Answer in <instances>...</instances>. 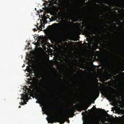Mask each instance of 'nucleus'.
I'll list each match as a JSON object with an SVG mask.
<instances>
[{
  "label": "nucleus",
  "instance_id": "1",
  "mask_svg": "<svg viewBox=\"0 0 124 124\" xmlns=\"http://www.w3.org/2000/svg\"><path fill=\"white\" fill-rule=\"evenodd\" d=\"M74 113V110L72 109L64 113L62 117L58 119L57 122H60L61 124H64L66 121H67L68 123H69L70 121L69 119V116L71 115V117H72L73 116Z\"/></svg>",
  "mask_w": 124,
  "mask_h": 124
},
{
  "label": "nucleus",
  "instance_id": "2",
  "mask_svg": "<svg viewBox=\"0 0 124 124\" xmlns=\"http://www.w3.org/2000/svg\"><path fill=\"white\" fill-rule=\"evenodd\" d=\"M110 88L111 90V91H112L114 88L111 87H110ZM103 93L104 95L108 98L109 100H112V95L111 92L110 91L105 90L103 91Z\"/></svg>",
  "mask_w": 124,
  "mask_h": 124
},
{
  "label": "nucleus",
  "instance_id": "3",
  "mask_svg": "<svg viewBox=\"0 0 124 124\" xmlns=\"http://www.w3.org/2000/svg\"><path fill=\"white\" fill-rule=\"evenodd\" d=\"M39 97L40 98L39 101L42 103H44L47 101V98L43 94H39Z\"/></svg>",
  "mask_w": 124,
  "mask_h": 124
},
{
  "label": "nucleus",
  "instance_id": "4",
  "mask_svg": "<svg viewBox=\"0 0 124 124\" xmlns=\"http://www.w3.org/2000/svg\"><path fill=\"white\" fill-rule=\"evenodd\" d=\"M66 24L64 26L63 28V30L64 31H67L68 30L70 27V23L68 21L66 22Z\"/></svg>",
  "mask_w": 124,
  "mask_h": 124
},
{
  "label": "nucleus",
  "instance_id": "5",
  "mask_svg": "<svg viewBox=\"0 0 124 124\" xmlns=\"http://www.w3.org/2000/svg\"><path fill=\"white\" fill-rule=\"evenodd\" d=\"M70 0H62V2L66 6H69L71 4Z\"/></svg>",
  "mask_w": 124,
  "mask_h": 124
},
{
  "label": "nucleus",
  "instance_id": "6",
  "mask_svg": "<svg viewBox=\"0 0 124 124\" xmlns=\"http://www.w3.org/2000/svg\"><path fill=\"white\" fill-rule=\"evenodd\" d=\"M46 119L48 123L53 124L54 122L56 123L57 122L54 119L51 117H50L49 119H47V118Z\"/></svg>",
  "mask_w": 124,
  "mask_h": 124
},
{
  "label": "nucleus",
  "instance_id": "7",
  "mask_svg": "<svg viewBox=\"0 0 124 124\" xmlns=\"http://www.w3.org/2000/svg\"><path fill=\"white\" fill-rule=\"evenodd\" d=\"M62 24L61 23H54L51 25V26L54 28H56L58 27V25H61Z\"/></svg>",
  "mask_w": 124,
  "mask_h": 124
},
{
  "label": "nucleus",
  "instance_id": "8",
  "mask_svg": "<svg viewBox=\"0 0 124 124\" xmlns=\"http://www.w3.org/2000/svg\"><path fill=\"white\" fill-rule=\"evenodd\" d=\"M80 19V18L79 16H76L74 19V20L73 21V22H76L77 21H78V22H79L78 20Z\"/></svg>",
  "mask_w": 124,
  "mask_h": 124
},
{
  "label": "nucleus",
  "instance_id": "9",
  "mask_svg": "<svg viewBox=\"0 0 124 124\" xmlns=\"http://www.w3.org/2000/svg\"><path fill=\"white\" fill-rule=\"evenodd\" d=\"M101 121L100 119H99L97 118L95 120V121L96 122V124H102L101 123H100V121Z\"/></svg>",
  "mask_w": 124,
  "mask_h": 124
},
{
  "label": "nucleus",
  "instance_id": "10",
  "mask_svg": "<svg viewBox=\"0 0 124 124\" xmlns=\"http://www.w3.org/2000/svg\"><path fill=\"white\" fill-rule=\"evenodd\" d=\"M42 25L43 23H41L40 25V26L39 27L37 26V29L39 30H40V31H42Z\"/></svg>",
  "mask_w": 124,
  "mask_h": 124
},
{
  "label": "nucleus",
  "instance_id": "11",
  "mask_svg": "<svg viewBox=\"0 0 124 124\" xmlns=\"http://www.w3.org/2000/svg\"><path fill=\"white\" fill-rule=\"evenodd\" d=\"M94 93L95 94H99V92L98 90H96L95 92Z\"/></svg>",
  "mask_w": 124,
  "mask_h": 124
},
{
  "label": "nucleus",
  "instance_id": "12",
  "mask_svg": "<svg viewBox=\"0 0 124 124\" xmlns=\"http://www.w3.org/2000/svg\"><path fill=\"white\" fill-rule=\"evenodd\" d=\"M55 35L57 37H59L60 36V33L59 32H56L55 34Z\"/></svg>",
  "mask_w": 124,
  "mask_h": 124
},
{
  "label": "nucleus",
  "instance_id": "13",
  "mask_svg": "<svg viewBox=\"0 0 124 124\" xmlns=\"http://www.w3.org/2000/svg\"><path fill=\"white\" fill-rule=\"evenodd\" d=\"M89 106H87V107H85L84 108V110H86V109H87L88 108V107H89Z\"/></svg>",
  "mask_w": 124,
  "mask_h": 124
},
{
  "label": "nucleus",
  "instance_id": "14",
  "mask_svg": "<svg viewBox=\"0 0 124 124\" xmlns=\"http://www.w3.org/2000/svg\"><path fill=\"white\" fill-rule=\"evenodd\" d=\"M96 0V3H98L99 4H100V3L99 0Z\"/></svg>",
  "mask_w": 124,
  "mask_h": 124
},
{
  "label": "nucleus",
  "instance_id": "15",
  "mask_svg": "<svg viewBox=\"0 0 124 124\" xmlns=\"http://www.w3.org/2000/svg\"><path fill=\"white\" fill-rule=\"evenodd\" d=\"M89 32H86V33H85L87 35H88L89 34Z\"/></svg>",
  "mask_w": 124,
  "mask_h": 124
},
{
  "label": "nucleus",
  "instance_id": "16",
  "mask_svg": "<svg viewBox=\"0 0 124 124\" xmlns=\"http://www.w3.org/2000/svg\"><path fill=\"white\" fill-rule=\"evenodd\" d=\"M33 31H37V30L35 28H34L33 29Z\"/></svg>",
  "mask_w": 124,
  "mask_h": 124
},
{
  "label": "nucleus",
  "instance_id": "17",
  "mask_svg": "<svg viewBox=\"0 0 124 124\" xmlns=\"http://www.w3.org/2000/svg\"><path fill=\"white\" fill-rule=\"evenodd\" d=\"M79 21L80 22H82V20L81 19H79Z\"/></svg>",
  "mask_w": 124,
  "mask_h": 124
},
{
  "label": "nucleus",
  "instance_id": "18",
  "mask_svg": "<svg viewBox=\"0 0 124 124\" xmlns=\"http://www.w3.org/2000/svg\"><path fill=\"white\" fill-rule=\"evenodd\" d=\"M103 3H105V4H107V2H105V1H104Z\"/></svg>",
  "mask_w": 124,
  "mask_h": 124
},
{
  "label": "nucleus",
  "instance_id": "19",
  "mask_svg": "<svg viewBox=\"0 0 124 124\" xmlns=\"http://www.w3.org/2000/svg\"><path fill=\"white\" fill-rule=\"evenodd\" d=\"M21 105H23L24 104V103L23 102L21 103V104H20Z\"/></svg>",
  "mask_w": 124,
  "mask_h": 124
},
{
  "label": "nucleus",
  "instance_id": "20",
  "mask_svg": "<svg viewBox=\"0 0 124 124\" xmlns=\"http://www.w3.org/2000/svg\"><path fill=\"white\" fill-rule=\"evenodd\" d=\"M41 78H42V77H41V76H39V77L38 78H39V79H40Z\"/></svg>",
  "mask_w": 124,
  "mask_h": 124
},
{
  "label": "nucleus",
  "instance_id": "21",
  "mask_svg": "<svg viewBox=\"0 0 124 124\" xmlns=\"http://www.w3.org/2000/svg\"><path fill=\"white\" fill-rule=\"evenodd\" d=\"M96 5H98V6H100V5L99 4H95Z\"/></svg>",
  "mask_w": 124,
  "mask_h": 124
},
{
  "label": "nucleus",
  "instance_id": "22",
  "mask_svg": "<svg viewBox=\"0 0 124 124\" xmlns=\"http://www.w3.org/2000/svg\"><path fill=\"white\" fill-rule=\"evenodd\" d=\"M56 22H60L59 21L56 20Z\"/></svg>",
  "mask_w": 124,
  "mask_h": 124
},
{
  "label": "nucleus",
  "instance_id": "23",
  "mask_svg": "<svg viewBox=\"0 0 124 124\" xmlns=\"http://www.w3.org/2000/svg\"><path fill=\"white\" fill-rule=\"evenodd\" d=\"M38 67L39 68H40V67L39 65L38 66Z\"/></svg>",
  "mask_w": 124,
  "mask_h": 124
},
{
  "label": "nucleus",
  "instance_id": "24",
  "mask_svg": "<svg viewBox=\"0 0 124 124\" xmlns=\"http://www.w3.org/2000/svg\"><path fill=\"white\" fill-rule=\"evenodd\" d=\"M60 80L61 81H62V79H61V78H60Z\"/></svg>",
  "mask_w": 124,
  "mask_h": 124
},
{
  "label": "nucleus",
  "instance_id": "25",
  "mask_svg": "<svg viewBox=\"0 0 124 124\" xmlns=\"http://www.w3.org/2000/svg\"><path fill=\"white\" fill-rule=\"evenodd\" d=\"M55 116H57V113H55Z\"/></svg>",
  "mask_w": 124,
  "mask_h": 124
},
{
  "label": "nucleus",
  "instance_id": "26",
  "mask_svg": "<svg viewBox=\"0 0 124 124\" xmlns=\"http://www.w3.org/2000/svg\"><path fill=\"white\" fill-rule=\"evenodd\" d=\"M21 106H19V108H21Z\"/></svg>",
  "mask_w": 124,
  "mask_h": 124
},
{
  "label": "nucleus",
  "instance_id": "27",
  "mask_svg": "<svg viewBox=\"0 0 124 124\" xmlns=\"http://www.w3.org/2000/svg\"><path fill=\"white\" fill-rule=\"evenodd\" d=\"M61 59H59V60H58L59 61H61Z\"/></svg>",
  "mask_w": 124,
  "mask_h": 124
},
{
  "label": "nucleus",
  "instance_id": "28",
  "mask_svg": "<svg viewBox=\"0 0 124 124\" xmlns=\"http://www.w3.org/2000/svg\"><path fill=\"white\" fill-rule=\"evenodd\" d=\"M43 11V10H41V12H42Z\"/></svg>",
  "mask_w": 124,
  "mask_h": 124
},
{
  "label": "nucleus",
  "instance_id": "29",
  "mask_svg": "<svg viewBox=\"0 0 124 124\" xmlns=\"http://www.w3.org/2000/svg\"><path fill=\"white\" fill-rule=\"evenodd\" d=\"M42 26H43V27H45L44 25H42Z\"/></svg>",
  "mask_w": 124,
  "mask_h": 124
},
{
  "label": "nucleus",
  "instance_id": "30",
  "mask_svg": "<svg viewBox=\"0 0 124 124\" xmlns=\"http://www.w3.org/2000/svg\"><path fill=\"white\" fill-rule=\"evenodd\" d=\"M84 3L85 2V0H84Z\"/></svg>",
  "mask_w": 124,
  "mask_h": 124
},
{
  "label": "nucleus",
  "instance_id": "31",
  "mask_svg": "<svg viewBox=\"0 0 124 124\" xmlns=\"http://www.w3.org/2000/svg\"><path fill=\"white\" fill-rule=\"evenodd\" d=\"M43 23H44V24H45V22H44Z\"/></svg>",
  "mask_w": 124,
  "mask_h": 124
},
{
  "label": "nucleus",
  "instance_id": "32",
  "mask_svg": "<svg viewBox=\"0 0 124 124\" xmlns=\"http://www.w3.org/2000/svg\"><path fill=\"white\" fill-rule=\"evenodd\" d=\"M48 112H50V111H48Z\"/></svg>",
  "mask_w": 124,
  "mask_h": 124
},
{
  "label": "nucleus",
  "instance_id": "33",
  "mask_svg": "<svg viewBox=\"0 0 124 124\" xmlns=\"http://www.w3.org/2000/svg\"><path fill=\"white\" fill-rule=\"evenodd\" d=\"M115 27H117V26H116V25H115Z\"/></svg>",
  "mask_w": 124,
  "mask_h": 124
},
{
  "label": "nucleus",
  "instance_id": "34",
  "mask_svg": "<svg viewBox=\"0 0 124 124\" xmlns=\"http://www.w3.org/2000/svg\"><path fill=\"white\" fill-rule=\"evenodd\" d=\"M77 94L78 95L79 94L78 93H77Z\"/></svg>",
  "mask_w": 124,
  "mask_h": 124
},
{
  "label": "nucleus",
  "instance_id": "35",
  "mask_svg": "<svg viewBox=\"0 0 124 124\" xmlns=\"http://www.w3.org/2000/svg\"><path fill=\"white\" fill-rule=\"evenodd\" d=\"M63 19L64 18V17H63Z\"/></svg>",
  "mask_w": 124,
  "mask_h": 124
},
{
  "label": "nucleus",
  "instance_id": "36",
  "mask_svg": "<svg viewBox=\"0 0 124 124\" xmlns=\"http://www.w3.org/2000/svg\"><path fill=\"white\" fill-rule=\"evenodd\" d=\"M45 73H47L46 72H45Z\"/></svg>",
  "mask_w": 124,
  "mask_h": 124
},
{
  "label": "nucleus",
  "instance_id": "37",
  "mask_svg": "<svg viewBox=\"0 0 124 124\" xmlns=\"http://www.w3.org/2000/svg\"><path fill=\"white\" fill-rule=\"evenodd\" d=\"M60 19H59V20Z\"/></svg>",
  "mask_w": 124,
  "mask_h": 124
},
{
  "label": "nucleus",
  "instance_id": "38",
  "mask_svg": "<svg viewBox=\"0 0 124 124\" xmlns=\"http://www.w3.org/2000/svg\"><path fill=\"white\" fill-rule=\"evenodd\" d=\"M103 110L104 111V110H105L103 109Z\"/></svg>",
  "mask_w": 124,
  "mask_h": 124
},
{
  "label": "nucleus",
  "instance_id": "39",
  "mask_svg": "<svg viewBox=\"0 0 124 124\" xmlns=\"http://www.w3.org/2000/svg\"><path fill=\"white\" fill-rule=\"evenodd\" d=\"M93 34H95V33H93Z\"/></svg>",
  "mask_w": 124,
  "mask_h": 124
},
{
  "label": "nucleus",
  "instance_id": "40",
  "mask_svg": "<svg viewBox=\"0 0 124 124\" xmlns=\"http://www.w3.org/2000/svg\"><path fill=\"white\" fill-rule=\"evenodd\" d=\"M83 113V112H82V114Z\"/></svg>",
  "mask_w": 124,
  "mask_h": 124
},
{
  "label": "nucleus",
  "instance_id": "41",
  "mask_svg": "<svg viewBox=\"0 0 124 124\" xmlns=\"http://www.w3.org/2000/svg\"><path fill=\"white\" fill-rule=\"evenodd\" d=\"M37 24H38V23H37Z\"/></svg>",
  "mask_w": 124,
  "mask_h": 124
},
{
  "label": "nucleus",
  "instance_id": "42",
  "mask_svg": "<svg viewBox=\"0 0 124 124\" xmlns=\"http://www.w3.org/2000/svg\"><path fill=\"white\" fill-rule=\"evenodd\" d=\"M105 112H106V111H105Z\"/></svg>",
  "mask_w": 124,
  "mask_h": 124
}]
</instances>
